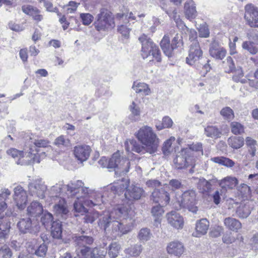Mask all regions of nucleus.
Masks as SVG:
<instances>
[{
	"instance_id": "1",
	"label": "nucleus",
	"mask_w": 258,
	"mask_h": 258,
	"mask_svg": "<svg viewBox=\"0 0 258 258\" xmlns=\"http://www.w3.org/2000/svg\"><path fill=\"white\" fill-rule=\"evenodd\" d=\"M51 194H58L66 191L69 197L74 198L77 200L74 204V208L77 213L83 215L87 212L84 204L90 207L99 205L103 203V196L97 192L95 190L84 186L81 180L71 182L68 184L61 185L56 184L51 187Z\"/></svg>"
},
{
	"instance_id": "2",
	"label": "nucleus",
	"mask_w": 258,
	"mask_h": 258,
	"mask_svg": "<svg viewBox=\"0 0 258 258\" xmlns=\"http://www.w3.org/2000/svg\"><path fill=\"white\" fill-rule=\"evenodd\" d=\"M135 215V212L132 207L125 209L123 206H117L110 212L100 215L98 223L104 231L111 225L113 232L124 234L132 230L134 223L133 218Z\"/></svg>"
},
{
	"instance_id": "3",
	"label": "nucleus",
	"mask_w": 258,
	"mask_h": 258,
	"mask_svg": "<svg viewBox=\"0 0 258 258\" xmlns=\"http://www.w3.org/2000/svg\"><path fill=\"white\" fill-rule=\"evenodd\" d=\"M125 189H126L124 193L125 199L123 201L122 204L119 205L117 206H123L125 209L132 207L133 210L135 211L133 202L139 200L143 195L144 190L142 188L133 184L127 187L122 181L120 183H114L110 186L111 192L114 195H119L123 192Z\"/></svg>"
},
{
	"instance_id": "4",
	"label": "nucleus",
	"mask_w": 258,
	"mask_h": 258,
	"mask_svg": "<svg viewBox=\"0 0 258 258\" xmlns=\"http://www.w3.org/2000/svg\"><path fill=\"white\" fill-rule=\"evenodd\" d=\"M136 136L139 141L146 146L148 152L153 154L157 151L159 143V139L151 127H142Z\"/></svg>"
},
{
	"instance_id": "5",
	"label": "nucleus",
	"mask_w": 258,
	"mask_h": 258,
	"mask_svg": "<svg viewBox=\"0 0 258 258\" xmlns=\"http://www.w3.org/2000/svg\"><path fill=\"white\" fill-rule=\"evenodd\" d=\"M121 154L117 151L112 155L108 160V168L114 169L115 173L124 174L128 172L131 163L128 159L123 158Z\"/></svg>"
},
{
	"instance_id": "6",
	"label": "nucleus",
	"mask_w": 258,
	"mask_h": 258,
	"mask_svg": "<svg viewBox=\"0 0 258 258\" xmlns=\"http://www.w3.org/2000/svg\"><path fill=\"white\" fill-rule=\"evenodd\" d=\"M139 40L142 43V55L143 58L152 55L153 58L157 62L161 60V53L158 46L150 39H147L145 36L140 37Z\"/></svg>"
},
{
	"instance_id": "7",
	"label": "nucleus",
	"mask_w": 258,
	"mask_h": 258,
	"mask_svg": "<svg viewBox=\"0 0 258 258\" xmlns=\"http://www.w3.org/2000/svg\"><path fill=\"white\" fill-rule=\"evenodd\" d=\"M81 233L84 234V231H82ZM73 239L74 244L77 247L76 252L81 253L84 256H89L90 249L89 246L93 243V238L90 236L82 234L75 236Z\"/></svg>"
},
{
	"instance_id": "8",
	"label": "nucleus",
	"mask_w": 258,
	"mask_h": 258,
	"mask_svg": "<svg viewBox=\"0 0 258 258\" xmlns=\"http://www.w3.org/2000/svg\"><path fill=\"white\" fill-rule=\"evenodd\" d=\"M191 150L190 149H182L179 152L173 160L175 167L177 169H183L189 166H193L196 163V158L190 156Z\"/></svg>"
},
{
	"instance_id": "9",
	"label": "nucleus",
	"mask_w": 258,
	"mask_h": 258,
	"mask_svg": "<svg viewBox=\"0 0 258 258\" xmlns=\"http://www.w3.org/2000/svg\"><path fill=\"white\" fill-rule=\"evenodd\" d=\"M180 207L188 210L189 211L196 214L198 207L195 206L196 203V193L194 190L184 191L181 197L178 200Z\"/></svg>"
},
{
	"instance_id": "10",
	"label": "nucleus",
	"mask_w": 258,
	"mask_h": 258,
	"mask_svg": "<svg viewBox=\"0 0 258 258\" xmlns=\"http://www.w3.org/2000/svg\"><path fill=\"white\" fill-rule=\"evenodd\" d=\"M20 232L23 234H36L40 230V225L37 219L30 218H22L17 223Z\"/></svg>"
},
{
	"instance_id": "11",
	"label": "nucleus",
	"mask_w": 258,
	"mask_h": 258,
	"mask_svg": "<svg viewBox=\"0 0 258 258\" xmlns=\"http://www.w3.org/2000/svg\"><path fill=\"white\" fill-rule=\"evenodd\" d=\"M203 51L199 45L198 40H194L190 45L189 54L186 57V62L190 65H197L201 63L199 61H203Z\"/></svg>"
},
{
	"instance_id": "12",
	"label": "nucleus",
	"mask_w": 258,
	"mask_h": 258,
	"mask_svg": "<svg viewBox=\"0 0 258 258\" xmlns=\"http://www.w3.org/2000/svg\"><path fill=\"white\" fill-rule=\"evenodd\" d=\"M52 197L55 202L53 208L55 216L62 220L67 219L69 216V210L65 200L58 197L57 195L55 196L52 195Z\"/></svg>"
},
{
	"instance_id": "13",
	"label": "nucleus",
	"mask_w": 258,
	"mask_h": 258,
	"mask_svg": "<svg viewBox=\"0 0 258 258\" xmlns=\"http://www.w3.org/2000/svg\"><path fill=\"white\" fill-rule=\"evenodd\" d=\"M94 24L96 29L99 31L111 28L114 26L111 16L109 13L105 11H101L97 15V19Z\"/></svg>"
},
{
	"instance_id": "14",
	"label": "nucleus",
	"mask_w": 258,
	"mask_h": 258,
	"mask_svg": "<svg viewBox=\"0 0 258 258\" xmlns=\"http://www.w3.org/2000/svg\"><path fill=\"white\" fill-rule=\"evenodd\" d=\"M168 190L169 187L167 185H164L160 189H155L152 193L151 200L162 204V206L167 205L170 199Z\"/></svg>"
},
{
	"instance_id": "15",
	"label": "nucleus",
	"mask_w": 258,
	"mask_h": 258,
	"mask_svg": "<svg viewBox=\"0 0 258 258\" xmlns=\"http://www.w3.org/2000/svg\"><path fill=\"white\" fill-rule=\"evenodd\" d=\"M47 186L40 179L35 180L28 184V191L30 196L43 199L45 197Z\"/></svg>"
},
{
	"instance_id": "16",
	"label": "nucleus",
	"mask_w": 258,
	"mask_h": 258,
	"mask_svg": "<svg viewBox=\"0 0 258 258\" xmlns=\"http://www.w3.org/2000/svg\"><path fill=\"white\" fill-rule=\"evenodd\" d=\"M244 18L251 27H258V8L252 4L245 7Z\"/></svg>"
},
{
	"instance_id": "17",
	"label": "nucleus",
	"mask_w": 258,
	"mask_h": 258,
	"mask_svg": "<svg viewBox=\"0 0 258 258\" xmlns=\"http://www.w3.org/2000/svg\"><path fill=\"white\" fill-rule=\"evenodd\" d=\"M46 152L43 151L40 154L38 153H32L31 152H23V155L21 158L17 161L18 164L29 165L35 162L39 163L40 159L44 158L46 156Z\"/></svg>"
},
{
	"instance_id": "18",
	"label": "nucleus",
	"mask_w": 258,
	"mask_h": 258,
	"mask_svg": "<svg viewBox=\"0 0 258 258\" xmlns=\"http://www.w3.org/2000/svg\"><path fill=\"white\" fill-rule=\"evenodd\" d=\"M13 199L18 209H24L27 204L28 196L26 191L20 185L14 188Z\"/></svg>"
},
{
	"instance_id": "19",
	"label": "nucleus",
	"mask_w": 258,
	"mask_h": 258,
	"mask_svg": "<svg viewBox=\"0 0 258 258\" xmlns=\"http://www.w3.org/2000/svg\"><path fill=\"white\" fill-rule=\"evenodd\" d=\"M13 215L12 209H7L5 215L6 217H0V238H6L10 232L11 228L10 222L8 217Z\"/></svg>"
},
{
	"instance_id": "20",
	"label": "nucleus",
	"mask_w": 258,
	"mask_h": 258,
	"mask_svg": "<svg viewBox=\"0 0 258 258\" xmlns=\"http://www.w3.org/2000/svg\"><path fill=\"white\" fill-rule=\"evenodd\" d=\"M166 218L169 224L177 230L181 229L184 226L182 216L175 211H171L166 214Z\"/></svg>"
},
{
	"instance_id": "21",
	"label": "nucleus",
	"mask_w": 258,
	"mask_h": 258,
	"mask_svg": "<svg viewBox=\"0 0 258 258\" xmlns=\"http://www.w3.org/2000/svg\"><path fill=\"white\" fill-rule=\"evenodd\" d=\"M185 248L183 244L179 241H173L168 243L167 252L176 256H180L184 252Z\"/></svg>"
},
{
	"instance_id": "22",
	"label": "nucleus",
	"mask_w": 258,
	"mask_h": 258,
	"mask_svg": "<svg viewBox=\"0 0 258 258\" xmlns=\"http://www.w3.org/2000/svg\"><path fill=\"white\" fill-rule=\"evenodd\" d=\"M91 149L87 145H79L74 148V154L76 158L81 162H83L89 158Z\"/></svg>"
},
{
	"instance_id": "23",
	"label": "nucleus",
	"mask_w": 258,
	"mask_h": 258,
	"mask_svg": "<svg viewBox=\"0 0 258 258\" xmlns=\"http://www.w3.org/2000/svg\"><path fill=\"white\" fill-rule=\"evenodd\" d=\"M216 180L212 179L207 180L204 178H200L197 183V187L200 192L208 195L213 190V184L216 182Z\"/></svg>"
},
{
	"instance_id": "24",
	"label": "nucleus",
	"mask_w": 258,
	"mask_h": 258,
	"mask_svg": "<svg viewBox=\"0 0 258 258\" xmlns=\"http://www.w3.org/2000/svg\"><path fill=\"white\" fill-rule=\"evenodd\" d=\"M27 212L28 215L33 217V219L36 218V219H37V218L43 213V209L40 203L34 201L27 207Z\"/></svg>"
},
{
	"instance_id": "25",
	"label": "nucleus",
	"mask_w": 258,
	"mask_h": 258,
	"mask_svg": "<svg viewBox=\"0 0 258 258\" xmlns=\"http://www.w3.org/2000/svg\"><path fill=\"white\" fill-rule=\"evenodd\" d=\"M22 10L25 14L32 16L37 22L41 21L43 18V16L40 14V11L32 6H24L22 7Z\"/></svg>"
},
{
	"instance_id": "26",
	"label": "nucleus",
	"mask_w": 258,
	"mask_h": 258,
	"mask_svg": "<svg viewBox=\"0 0 258 258\" xmlns=\"http://www.w3.org/2000/svg\"><path fill=\"white\" fill-rule=\"evenodd\" d=\"M209 222L206 219H202L196 224V232L194 233L196 237H200L205 234L208 230Z\"/></svg>"
},
{
	"instance_id": "27",
	"label": "nucleus",
	"mask_w": 258,
	"mask_h": 258,
	"mask_svg": "<svg viewBox=\"0 0 258 258\" xmlns=\"http://www.w3.org/2000/svg\"><path fill=\"white\" fill-rule=\"evenodd\" d=\"M238 180L235 177L227 176L221 180L219 182V185L221 188L225 191L226 188L233 189L238 184Z\"/></svg>"
},
{
	"instance_id": "28",
	"label": "nucleus",
	"mask_w": 258,
	"mask_h": 258,
	"mask_svg": "<svg viewBox=\"0 0 258 258\" xmlns=\"http://www.w3.org/2000/svg\"><path fill=\"white\" fill-rule=\"evenodd\" d=\"M160 46L164 53L168 57L172 56L174 50L172 45L170 43V38L165 35L160 42Z\"/></svg>"
},
{
	"instance_id": "29",
	"label": "nucleus",
	"mask_w": 258,
	"mask_h": 258,
	"mask_svg": "<svg viewBox=\"0 0 258 258\" xmlns=\"http://www.w3.org/2000/svg\"><path fill=\"white\" fill-rule=\"evenodd\" d=\"M224 224L227 229L233 231H237L242 226L239 220L232 217L226 218L224 220Z\"/></svg>"
},
{
	"instance_id": "30",
	"label": "nucleus",
	"mask_w": 258,
	"mask_h": 258,
	"mask_svg": "<svg viewBox=\"0 0 258 258\" xmlns=\"http://www.w3.org/2000/svg\"><path fill=\"white\" fill-rule=\"evenodd\" d=\"M210 55L218 59H222L226 54V50L223 47H220L216 44H213L209 50Z\"/></svg>"
},
{
	"instance_id": "31",
	"label": "nucleus",
	"mask_w": 258,
	"mask_h": 258,
	"mask_svg": "<svg viewBox=\"0 0 258 258\" xmlns=\"http://www.w3.org/2000/svg\"><path fill=\"white\" fill-rule=\"evenodd\" d=\"M184 13L188 19H193L197 16L195 4L192 1L186 2L184 5Z\"/></svg>"
},
{
	"instance_id": "32",
	"label": "nucleus",
	"mask_w": 258,
	"mask_h": 258,
	"mask_svg": "<svg viewBox=\"0 0 258 258\" xmlns=\"http://www.w3.org/2000/svg\"><path fill=\"white\" fill-rule=\"evenodd\" d=\"M51 234L54 238L60 239L62 236L61 222L59 220L51 223Z\"/></svg>"
},
{
	"instance_id": "33",
	"label": "nucleus",
	"mask_w": 258,
	"mask_h": 258,
	"mask_svg": "<svg viewBox=\"0 0 258 258\" xmlns=\"http://www.w3.org/2000/svg\"><path fill=\"white\" fill-rule=\"evenodd\" d=\"M125 148L127 152L132 151L140 153L142 151L143 147L134 139L127 140L124 143Z\"/></svg>"
},
{
	"instance_id": "34",
	"label": "nucleus",
	"mask_w": 258,
	"mask_h": 258,
	"mask_svg": "<svg viewBox=\"0 0 258 258\" xmlns=\"http://www.w3.org/2000/svg\"><path fill=\"white\" fill-rule=\"evenodd\" d=\"M237 216L241 219L246 218L250 214L251 210L249 205L240 204L236 211Z\"/></svg>"
},
{
	"instance_id": "35",
	"label": "nucleus",
	"mask_w": 258,
	"mask_h": 258,
	"mask_svg": "<svg viewBox=\"0 0 258 258\" xmlns=\"http://www.w3.org/2000/svg\"><path fill=\"white\" fill-rule=\"evenodd\" d=\"M152 233L150 229L143 228L139 231L137 238L141 242L144 243L149 241L152 237Z\"/></svg>"
},
{
	"instance_id": "36",
	"label": "nucleus",
	"mask_w": 258,
	"mask_h": 258,
	"mask_svg": "<svg viewBox=\"0 0 258 258\" xmlns=\"http://www.w3.org/2000/svg\"><path fill=\"white\" fill-rule=\"evenodd\" d=\"M133 88L137 93H140L143 96L148 95L150 93V89L148 85L144 83H138L136 84L135 82Z\"/></svg>"
},
{
	"instance_id": "37",
	"label": "nucleus",
	"mask_w": 258,
	"mask_h": 258,
	"mask_svg": "<svg viewBox=\"0 0 258 258\" xmlns=\"http://www.w3.org/2000/svg\"><path fill=\"white\" fill-rule=\"evenodd\" d=\"M205 134L208 137L216 139L220 137L221 132L216 126L208 125L205 128Z\"/></svg>"
},
{
	"instance_id": "38",
	"label": "nucleus",
	"mask_w": 258,
	"mask_h": 258,
	"mask_svg": "<svg viewBox=\"0 0 258 258\" xmlns=\"http://www.w3.org/2000/svg\"><path fill=\"white\" fill-rule=\"evenodd\" d=\"M227 142L229 146L235 149H239L244 145V139L241 137H230Z\"/></svg>"
},
{
	"instance_id": "39",
	"label": "nucleus",
	"mask_w": 258,
	"mask_h": 258,
	"mask_svg": "<svg viewBox=\"0 0 258 258\" xmlns=\"http://www.w3.org/2000/svg\"><path fill=\"white\" fill-rule=\"evenodd\" d=\"M211 160L216 163H218L227 167H232L235 164V163L233 160L224 157H213L212 158Z\"/></svg>"
},
{
	"instance_id": "40",
	"label": "nucleus",
	"mask_w": 258,
	"mask_h": 258,
	"mask_svg": "<svg viewBox=\"0 0 258 258\" xmlns=\"http://www.w3.org/2000/svg\"><path fill=\"white\" fill-rule=\"evenodd\" d=\"M246 145L248 148V152L251 157H253L256 154V141L250 137H246L245 139Z\"/></svg>"
},
{
	"instance_id": "41",
	"label": "nucleus",
	"mask_w": 258,
	"mask_h": 258,
	"mask_svg": "<svg viewBox=\"0 0 258 258\" xmlns=\"http://www.w3.org/2000/svg\"><path fill=\"white\" fill-rule=\"evenodd\" d=\"M107 253V249L104 247H95L90 250V255L88 258H104Z\"/></svg>"
},
{
	"instance_id": "42",
	"label": "nucleus",
	"mask_w": 258,
	"mask_h": 258,
	"mask_svg": "<svg viewBox=\"0 0 258 258\" xmlns=\"http://www.w3.org/2000/svg\"><path fill=\"white\" fill-rule=\"evenodd\" d=\"M172 124L173 121L171 118L166 116L162 118V122L159 121L156 123V127L158 131H160L165 128H170Z\"/></svg>"
},
{
	"instance_id": "43",
	"label": "nucleus",
	"mask_w": 258,
	"mask_h": 258,
	"mask_svg": "<svg viewBox=\"0 0 258 258\" xmlns=\"http://www.w3.org/2000/svg\"><path fill=\"white\" fill-rule=\"evenodd\" d=\"M242 47L251 54H255L258 52V47L251 41H244L242 44Z\"/></svg>"
},
{
	"instance_id": "44",
	"label": "nucleus",
	"mask_w": 258,
	"mask_h": 258,
	"mask_svg": "<svg viewBox=\"0 0 258 258\" xmlns=\"http://www.w3.org/2000/svg\"><path fill=\"white\" fill-rule=\"evenodd\" d=\"M231 132L235 135H241L244 132V127L240 123L233 121L230 123Z\"/></svg>"
},
{
	"instance_id": "45",
	"label": "nucleus",
	"mask_w": 258,
	"mask_h": 258,
	"mask_svg": "<svg viewBox=\"0 0 258 258\" xmlns=\"http://www.w3.org/2000/svg\"><path fill=\"white\" fill-rule=\"evenodd\" d=\"M39 3H43V6L46 10L49 12H54L57 13L59 16H61V14L59 13L58 10L56 6H53L52 3L49 0H37Z\"/></svg>"
},
{
	"instance_id": "46",
	"label": "nucleus",
	"mask_w": 258,
	"mask_h": 258,
	"mask_svg": "<svg viewBox=\"0 0 258 258\" xmlns=\"http://www.w3.org/2000/svg\"><path fill=\"white\" fill-rule=\"evenodd\" d=\"M142 251V246L141 244H135L125 250L126 254L132 256H137Z\"/></svg>"
},
{
	"instance_id": "47",
	"label": "nucleus",
	"mask_w": 258,
	"mask_h": 258,
	"mask_svg": "<svg viewBox=\"0 0 258 258\" xmlns=\"http://www.w3.org/2000/svg\"><path fill=\"white\" fill-rule=\"evenodd\" d=\"M34 144L36 147L45 148L46 149L47 155L48 154V152H51L52 151L51 146L49 145V142L47 140H35Z\"/></svg>"
},
{
	"instance_id": "48",
	"label": "nucleus",
	"mask_w": 258,
	"mask_h": 258,
	"mask_svg": "<svg viewBox=\"0 0 258 258\" xmlns=\"http://www.w3.org/2000/svg\"><path fill=\"white\" fill-rule=\"evenodd\" d=\"M175 139L174 137H171L164 142L162 147V151L164 155H168L172 151L171 145L175 141Z\"/></svg>"
},
{
	"instance_id": "49",
	"label": "nucleus",
	"mask_w": 258,
	"mask_h": 258,
	"mask_svg": "<svg viewBox=\"0 0 258 258\" xmlns=\"http://www.w3.org/2000/svg\"><path fill=\"white\" fill-rule=\"evenodd\" d=\"M120 249L119 244L114 242L110 244L108 250V255L110 258H115L117 256Z\"/></svg>"
},
{
	"instance_id": "50",
	"label": "nucleus",
	"mask_w": 258,
	"mask_h": 258,
	"mask_svg": "<svg viewBox=\"0 0 258 258\" xmlns=\"http://www.w3.org/2000/svg\"><path fill=\"white\" fill-rule=\"evenodd\" d=\"M220 114L224 119L227 120H232L234 117L233 111L229 107H225L222 108L220 111Z\"/></svg>"
},
{
	"instance_id": "51",
	"label": "nucleus",
	"mask_w": 258,
	"mask_h": 258,
	"mask_svg": "<svg viewBox=\"0 0 258 258\" xmlns=\"http://www.w3.org/2000/svg\"><path fill=\"white\" fill-rule=\"evenodd\" d=\"M54 144L58 147H68L70 145V142L68 138L61 135L55 140Z\"/></svg>"
},
{
	"instance_id": "52",
	"label": "nucleus",
	"mask_w": 258,
	"mask_h": 258,
	"mask_svg": "<svg viewBox=\"0 0 258 258\" xmlns=\"http://www.w3.org/2000/svg\"><path fill=\"white\" fill-rule=\"evenodd\" d=\"M42 217H41V222L42 224L45 226H48L50 224L53 222V216L52 215L48 212H44L42 214Z\"/></svg>"
},
{
	"instance_id": "53",
	"label": "nucleus",
	"mask_w": 258,
	"mask_h": 258,
	"mask_svg": "<svg viewBox=\"0 0 258 258\" xmlns=\"http://www.w3.org/2000/svg\"><path fill=\"white\" fill-rule=\"evenodd\" d=\"M129 109L134 116L139 117L141 113V109L139 102L137 101H133L129 106Z\"/></svg>"
},
{
	"instance_id": "54",
	"label": "nucleus",
	"mask_w": 258,
	"mask_h": 258,
	"mask_svg": "<svg viewBox=\"0 0 258 258\" xmlns=\"http://www.w3.org/2000/svg\"><path fill=\"white\" fill-rule=\"evenodd\" d=\"M185 149H190L191 150V154L190 156L192 158H195L194 152H200L201 155H203V150L202 148V144L201 143H197L192 144L190 145L189 148H185Z\"/></svg>"
},
{
	"instance_id": "55",
	"label": "nucleus",
	"mask_w": 258,
	"mask_h": 258,
	"mask_svg": "<svg viewBox=\"0 0 258 258\" xmlns=\"http://www.w3.org/2000/svg\"><path fill=\"white\" fill-rule=\"evenodd\" d=\"M12 254V252L8 245H4L0 248V258H11Z\"/></svg>"
},
{
	"instance_id": "56",
	"label": "nucleus",
	"mask_w": 258,
	"mask_h": 258,
	"mask_svg": "<svg viewBox=\"0 0 258 258\" xmlns=\"http://www.w3.org/2000/svg\"><path fill=\"white\" fill-rule=\"evenodd\" d=\"M80 18L84 25H89L93 21V16L89 13L80 14Z\"/></svg>"
},
{
	"instance_id": "57",
	"label": "nucleus",
	"mask_w": 258,
	"mask_h": 258,
	"mask_svg": "<svg viewBox=\"0 0 258 258\" xmlns=\"http://www.w3.org/2000/svg\"><path fill=\"white\" fill-rule=\"evenodd\" d=\"M171 44L174 49L182 45V37L181 35L176 34L172 40Z\"/></svg>"
},
{
	"instance_id": "58",
	"label": "nucleus",
	"mask_w": 258,
	"mask_h": 258,
	"mask_svg": "<svg viewBox=\"0 0 258 258\" xmlns=\"http://www.w3.org/2000/svg\"><path fill=\"white\" fill-rule=\"evenodd\" d=\"M223 63L225 66V67H228V69L225 70L226 72L230 73L234 71L235 67L233 60L231 57L228 56L226 60L225 61H223Z\"/></svg>"
},
{
	"instance_id": "59",
	"label": "nucleus",
	"mask_w": 258,
	"mask_h": 258,
	"mask_svg": "<svg viewBox=\"0 0 258 258\" xmlns=\"http://www.w3.org/2000/svg\"><path fill=\"white\" fill-rule=\"evenodd\" d=\"M22 151H19L15 148H11L7 151L8 155L12 156L13 158L16 159L18 158V160L21 158L23 155Z\"/></svg>"
},
{
	"instance_id": "60",
	"label": "nucleus",
	"mask_w": 258,
	"mask_h": 258,
	"mask_svg": "<svg viewBox=\"0 0 258 258\" xmlns=\"http://www.w3.org/2000/svg\"><path fill=\"white\" fill-rule=\"evenodd\" d=\"M161 205V204H159L158 205L154 206L152 208L151 213L154 217L157 218L160 217L164 213V211Z\"/></svg>"
},
{
	"instance_id": "61",
	"label": "nucleus",
	"mask_w": 258,
	"mask_h": 258,
	"mask_svg": "<svg viewBox=\"0 0 258 258\" xmlns=\"http://www.w3.org/2000/svg\"><path fill=\"white\" fill-rule=\"evenodd\" d=\"M169 187V189L171 187L172 191H174L176 189H179L181 186V183L180 180L178 179H172L170 180L169 184H165Z\"/></svg>"
},
{
	"instance_id": "62",
	"label": "nucleus",
	"mask_w": 258,
	"mask_h": 258,
	"mask_svg": "<svg viewBox=\"0 0 258 258\" xmlns=\"http://www.w3.org/2000/svg\"><path fill=\"white\" fill-rule=\"evenodd\" d=\"M47 251V247L46 244H41L35 251V254L40 257H44Z\"/></svg>"
},
{
	"instance_id": "63",
	"label": "nucleus",
	"mask_w": 258,
	"mask_h": 258,
	"mask_svg": "<svg viewBox=\"0 0 258 258\" xmlns=\"http://www.w3.org/2000/svg\"><path fill=\"white\" fill-rule=\"evenodd\" d=\"M199 36L201 37L207 38L209 36L210 32L208 26L206 25H201L199 29Z\"/></svg>"
},
{
	"instance_id": "64",
	"label": "nucleus",
	"mask_w": 258,
	"mask_h": 258,
	"mask_svg": "<svg viewBox=\"0 0 258 258\" xmlns=\"http://www.w3.org/2000/svg\"><path fill=\"white\" fill-rule=\"evenodd\" d=\"M225 192L221 188L220 190H217L213 195V201L216 205H218L220 203L221 196Z\"/></svg>"
}]
</instances>
